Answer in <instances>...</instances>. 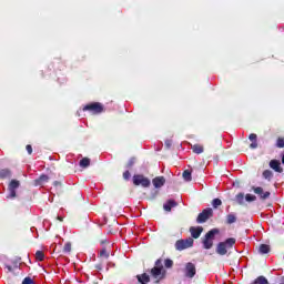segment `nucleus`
<instances>
[{
	"label": "nucleus",
	"mask_w": 284,
	"mask_h": 284,
	"mask_svg": "<svg viewBox=\"0 0 284 284\" xmlns=\"http://www.w3.org/2000/svg\"><path fill=\"white\" fill-rule=\"evenodd\" d=\"M133 185L135 186L141 185V187H150L151 182H150V179H148L145 175L135 174L133 175Z\"/></svg>",
	"instance_id": "nucleus-7"
},
{
	"label": "nucleus",
	"mask_w": 284,
	"mask_h": 284,
	"mask_svg": "<svg viewBox=\"0 0 284 284\" xmlns=\"http://www.w3.org/2000/svg\"><path fill=\"white\" fill-rule=\"evenodd\" d=\"M164 265H165L166 268L173 267L174 261H172V260H170V258H166V260L164 261Z\"/></svg>",
	"instance_id": "nucleus-31"
},
{
	"label": "nucleus",
	"mask_w": 284,
	"mask_h": 284,
	"mask_svg": "<svg viewBox=\"0 0 284 284\" xmlns=\"http://www.w3.org/2000/svg\"><path fill=\"white\" fill-rule=\"evenodd\" d=\"M58 221L63 222V217L62 216H58Z\"/></svg>",
	"instance_id": "nucleus-38"
},
{
	"label": "nucleus",
	"mask_w": 284,
	"mask_h": 284,
	"mask_svg": "<svg viewBox=\"0 0 284 284\" xmlns=\"http://www.w3.org/2000/svg\"><path fill=\"white\" fill-rule=\"evenodd\" d=\"M191 150L194 152V154H203V152L205 151V149L201 144H193L191 146Z\"/></svg>",
	"instance_id": "nucleus-18"
},
{
	"label": "nucleus",
	"mask_w": 284,
	"mask_h": 284,
	"mask_svg": "<svg viewBox=\"0 0 284 284\" xmlns=\"http://www.w3.org/2000/svg\"><path fill=\"white\" fill-rule=\"evenodd\" d=\"M276 148H284V139L283 138L277 139Z\"/></svg>",
	"instance_id": "nucleus-34"
},
{
	"label": "nucleus",
	"mask_w": 284,
	"mask_h": 284,
	"mask_svg": "<svg viewBox=\"0 0 284 284\" xmlns=\"http://www.w3.org/2000/svg\"><path fill=\"white\" fill-rule=\"evenodd\" d=\"M70 252H72V243L68 242L63 246V253L64 254H70Z\"/></svg>",
	"instance_id": "nucleus-25"
},
{
	"label": "nucleus",
	"mask_w": 284,
	"mask_h": 284,
	"mask_svg": "<svg viewBox=\"0 0 284 284\" xmlns=\"http://www.w3.org/2000/svg\"><path fill=\"white\" fill-rule=\"evenodd\" d=\"M134 163H136V159L131 158L128 163H126V168L130 169L134 165Z\"/></svg>",
	"instance_id": "nucleus-33"
},
{
	"label": "nucleus",
	"mask_w": 284,
	"mask_h": 284,
	"mask_svg": "<svg viewBox=\"0 0 284 284\" xmlns=\"http://www.w3.org/2000/svg\"><path fill=\"white\" fill-rule=\"evenodd\" d=\"M193 245H194V239L192 237H189L186 240H178L175 242V250H178V252H183V250L193 247Z\"/></svg>",
	"instance_id": "nucleus-6"
},
{
	"label": "nucleus",
	"mask_w": 284,
	"mask_h": 284,
	"mask_svg": "<svg viewBox=\"0 0 284 284\" xmlns=\"http://www.w3.org/2000/svg\"><path fill=\"white\" fill-rule=\"evenodd\" d=\"M182 176H183L184 181H186V182L192 181V172L190 170H185L182 173Z\"/></svg>",
	"instance_id": "nucleus-22"
},
{
	"label": "nucleus",
	"mask_w": 284,
	"mask_h": 284,
	"mask_svg": "<svg viewBox=\"0 0 284 284\" xmlns=\"http://www.w3.org/2000/svg\"><path fill=\"white\" fill-rule=\"evenodd\" d=\"M136 280H138V283L148 284L150 283V275H148V273L140 274V275H136Z\"/></svg>",
	"instance_id": "nucleus-15"
},
{
	"label": "nucleus",
	"mask_w": 284,
	"mask_h": 284,
	"mask_svg": "<svg viewBox=\"0 0 284 284\" xmlns=\"http://www.w3.org/2000/svg\"><path fill=\"white\" fill-rule=\"evenodd\" d=\"M22 284H37V283H34V280L28 276L23 278Z\"/></svg>",
	"instance_id": "nucleus-32"
},
{
	"label": "nucleus",
	"mask_w": 284,
	"mask_h": 284,
	"mask_svg": "<svg viewBox=\"0 0 284 284\" xmlns=\"http://www.w3.org/2000/svg\"><path fill=\"white\" fill-rule=\"evenodd\" d=\"M26 150H27L28 154H32V145L28 144L26 146Z\"/></svg>",
	"instance_id": "nucleus-36"
},
{
	"label": "nucleus",
	"mask_w": 284,
	"mask_h": 284,
	"mask_svg": "<svg viewBox=\"0 0 284 284\" xmlns=\"http://www.w3.org/2000/svg\"><path fill=\"white\" fill-rule=\"evenodd\" d=\"M80 168H90V158H83L80 161Z\"/></svg>",
	"instance_id": "nucleus-23"
},
{
	"label": "nucleus",
	"mask_w": 284,
	"mask_h": 284,
	"mask_svg": "<svg viewBox=\"0 0 284 284\" xmlns=\"http://www.w3.org/2000/svg\"><path fill=\"white\" fill-rule=\"evenodd\" d=\"M185 276L186 278H194L196 276V265L194 263H186L185 265Z\"/></svg>",
	"instance_id": "nucleus-9"
},
{
	"label": "nucleus",
	"mask_w": 284,
	"mask_h": 284,
	"mask_svg": "<svg viewBox=\"0 0 284 284\" xmlns=\"http://www.w3.org/2000/svg\"><path fill=\"white\" fill-rule=\"evenodd\" d=\"M245 201H247L248 203H252V201H256V195L246 194Z\"/></svg>",
	"instance_id": "nucleus-30"
},
{
	"label": "nucleus",
	"mask_w": 284,
	"mask_h": 284,
	"mask_svg": "<svg viewBox=\"0 0 284 284\" xmlns=\"http://www.w3.org/2000/svg\"><path fill=\"white\" fill-rule=\"evenodd\" d=\"M214 216L212 207L204 209L196 217V223H207Z\"/></svg>",
	"instance_id": "nucleus-5"
},
{
	"label": "nucleus",
	"mask_w": 284,
	"mask_h": 284,
	"mask_svg": "<svg viewBox=\"0 0 284 284\" xmlns=\"http://www.w3.org/2000/svg\"><path fill=\"white\" fill-rule=\"evenodd\" d=\"M212 205H213L214 210H216L217 207H220V205H223V202L221 201V199H214L212 201Z\"/></svg>",
	"instance_id": "nucleus-27"
},
{
	"label": "nucleus",
	"mask_w": 284,
	"mask_h": 284,
	"mask_svg": "<svg viewBox=\"0 0 284 284\" xmlns=\"http://www.w3.org/2000/svg\"><path fill=\"white\" fill-rule=\"evenodd\" d=\"M270 168L275 172H283V168H281V162L278 160H271Z\"/></svg>",
	"instance_id": "nucleus-13"
},
{
	"label": "nucleus",
	"mask_w": 284,
	"mask_h": 284,
	"mask_svg": "<svg viewBox=\"0 0 284 284\" xmlns=\"http://www.w3.org/2000/svg\"><path fill=\"white\" fill-rule=\"evenodd\" d=\"M219 232V229H212L204 235L202 239L204 250H212V247H214V239Z\"/></svg>",
	"instance_id": "nucleus-3"
},
{
	"label": "nucleus",
	"mask_w": 284,
	"mask_h": 284,
	"mask_svg": "<svg viewBox=\"0 0 284 284\" xmlns=\"http://www.w3.org/2000/svg\"><path fill=\"white\" fill-rule=\"evenodd\" d=\"M236 245V239L229 237L224 242H220L216 246V254L220 256H225L227 254V250H232Z\"/></svg>",
	"instance_id": "nucleus-2"
},
{
	"label": "nucleus",
	"mask_w": 284,
	"mask_h": 284,
	"mask_svg": "<svg viewBox=\"0 0 284 284\" xmlns=\"http://www.w3.org/2000/svg\"><path fill=\"white\" fill-rule=\"evenodd\" d=\"M235 201H237L239 205H243V203H244V201H245V194L239 193V194L235 196Z\"/></svg>",
	"instance_id": "nucleus-24"
},
{
	"label": "nucleus",
	"mask_w": 284,
	"mask_h": 284,
	"mask_svg": "<svg viewBox=\"0 0 284 284\" xmlns=\"http://www.w3.org/2000/svg\"><path fill=\"white\" fill-rule=\"evenodd\" d=\"M103 110H104L103 104L100 102H92L84 105L83 108L84 112H91L92 114H101Z\"/></svg>",
	"instance_id": "nucleus-4"
},
{
	"label": "nucleus",
	"mask_w": 284,
	"mask_h": 284,
	"mask_svg": "<svg viewBox=\"0 0 284 284\" xmlns=\"http://www.w3.org/2000/svg\"><path fill=\"white\" fill-rule=\"evenodd\" d=\"M165 145H168V148H170V141H166V142H165Z\"/></svg>",
	"instance_id": "nucleus-39"
},
{
	"label": "nucleus",
	"mask_w": 284,
	"mask_h": 284,
	"mask_svg": "<svg viewBox=\"0 0 284 284\" xmlns=\"http://www.w3.org/2000/svg\"><path fill=\"white\" fill-rule=\"evenodd\" d=\"M95 270L101 271V270H103V266H102L101 264H97V265H95Z\"/></svg>",
	"instance_id": "nucleus-37"
},
{
	"label": "nucleus",
	"mask_w": 284,
	"mask_h": 284,
	"mask_svg": "<svg viewBox=\"0 0 284 284\" xmlns=\"http://www.w3.org/2000/svg\"><path fill=\"white\" fill-rule=\"evenodd\" d=\"M50 178L47 174H41L39 179L34 180V185H43V183H48Z\"/></svg>",
	"instance_id": "nucleus-16"
},
{
	"label": "nucleus",
	"mask_w": 284,
	"mask_h": 284,
	"mask_svg": "<svg viewBox=\"0 0 284 284\" xmlns=\"http://www.w3.org/2000/svg\"><path fill=\"white\" fill-rule=\"evenodd\" d=\"M190 232L192 239H200L201 234H203V226H191Z\"/></svg>",
	"instance_id": "nucleus-11"
},
{
	"label": "nucleus",
	"mask_w": 284,
	"mask_h": 284,
	"mask_svg": "<svg viewBox=\"0 0 284 284\" xmlns=\"http://www.w3.org/2000/svg\"><path fill=\"white\" fill-rule=\"evenodd\" d=\"M282 163H283V165H284V154H283V156H282Z\"/></svg>",
	"instance_id": "nucleus-41"
},
{
	"label": "nucleus",
	"mask_w": 284,
	"mask_h": 284,
	"mask_svg": "<svg viewBox=\"0 0 284 284\" xmlns=\"http://www.w3.org/2000/svg\"><path fill=\"white\" fill-rule=\"evenodd\" d=\"M152 183H153L154 187H156V189L163 187V185H165V178L156 176L152 180Z\"/></svg>",
	"instance_id": "nucleus-12"
},
{
	"label": "nucleus",
	"mask_w": 284,
	"mask_h": 284,
	"mask_svg": "<svg viewBox=\"0 0 284 284\" xmlns=\"http://www.w3.org/2000/svg\"><path fill=\"white\" fill-rule=\"evenodd\" d=\"M270 245L267 244H261L258 247H257V252L258 254H270Z\"/></svg>",
	"instance_id": "nucleus-19"
},
{
	"label": "nucleus",
	"mask_w": 284,
	"mask_h": 284,
	"mask_svg": "<svg viewBox=\"0 0 284 284\" xmlns=\"http://www.w3.org/2000/svg\"><path fill=\"white\" fill-rule=\"evenodd\" d=\"M272 176H274V174L272 173V171L265 170V171L263 172V178L266 179L267 181H271V180H272Z\"/></svg>",
	"instance_id": "nucleus-26"
},
{
	"label": "nucleus",
	"mask_w": 284,
	"mask_h": 284,
	"mask_svg": "<svg viewBox=\"0 0 284 284\" xmlns=\"http://www.w3.org/2000/svg\"><path fill=\"white\" fill-rule=\"evenodd\" d=\"M253 192L255 194H258V196L262 201H266V199L272 195V193H270V191L264 192L263 187H261V186H256V187L253 186Z\"/></svg>",
	"instance_id": "nucleus-10"
},
{
	"label": "nucleus",
	"mask_w": 284,
	"mask_h": 284,
	"mask_svg": "<svg viewBox=\"0 0 284 284\" xmlns=\"http://www.w3.org/2000/svg\"><path fill=\"white\" fill-rule=\"evenodd\" d=\"M10 176H12L10 169H2L0 171V179H10Z\"/></svg>",
	"instance_id": "nucleus-20"
},
{
	"label": "nucleus",
	"mask_w": 284,
	"mask_h": 284,
	"mask_svg": "<svg viewBox=\"0 0 284 284\" xmlns=\"http://www.w3.org/2000/svg\"><path fill=\"white\" fill-rule=\"evenodd\" d=\"M36 258L37 261H43V258H45V254L43 253V251H37Z\"/></svg>",
	"instance_id": "nucleus-28"
},
{
	"label": "nucleus",
	"mask_w": 284,
	"mask_h": 284,
	"mask_svg": "<svg viewBox=\"0 0 284 284\" xmlns=\"http://www.w3.org/2000/svg\"><path fill=\"white\" fill-rule=\"evenodd\" d=\"M176 201L174 200H169L164 205L163 209L165 210V212H172V207H176Z\"/></svg>",
	"instance_id": "nucleus-17"
},
{
	"label": "nucleus",
	"mask_w": 284,
	"mask_h": 284,
	"mask_svg": "<svg viewBox=\"0 0 284 284\" xmlns=\"http://www.w3.org/2000/svg\"><path fill=\"white\" fill-rule=\"evenodd\" d=\"M226 223L227 225H232V223H236V215L233 213L226 215Z\"/></svg>",
	"instance_id": "nucleus-21"
},
{
	"label": "nucleus",
	"mask_w": 284,
	"mask_h": 284,
	"mask_svg": "<svg viewBox=\"0 0 284 284\" xmlns=\"http://www.w3.org/2000/svg\"><path fill=\"white\" fill-rule=\"evenodd\" d=\"M130 176H131L130 171H125V172L123 173V179H124V181H128V180L130 179Z\"/></svg>",
	"instance_id": "nucleus-35"
},
{
	"label": "nucleus",
	"mask_w": 284,
	"mask_h": 284,
	"mask_svg": "<svg viewBox=\"0 0 284 284\" xmlns=\"http://www.w3.org/2000/svg\"><path fill=\"white\" fill-rule=\"evenodd\" d=\"M150 274L154 283H161L165 278V270H163V261L161 258L155 261V266L151 268Z\"/></svg>",
	"instance_id": "nucleus-1"
},
{
	"label": "nucleus",
	"mask_w": 284,
	"mask_h": 284,
	"mask_svg": "<svg viewBox=\"0 0 284 284\" xmlns=\"http://www.w3.org/2000/svg\"><path fill=\"white\" fill-rule=\"evenodd\" d=\"M248 139L250 141H252V143L250 144L251 150H256V148H258V142L256 141L257 139L256 133H251L248 135Z\"/></svg>",
	"instance_id": "nucleus-14"
},
{
	"label": "nucleus",
	"mask_w": 284,
	"mask_h": 284,
	"mask_svg": "<svg viewBox=\"0 0 284 284\" xmlns=\"http://www.w3.org/2000/svg\"><path fill=\"white\" fill-rule=\"evenodd\" d=\"M100 256H101V258H110V253L108 252L106 248H102L100 251Z\"/></svg>",
	"instance_id": "nucleus-29"
},
{
	"label": "nucleus",
	"mask_w": 284,
	"mask_h": 284,
	"mask_svg": "<svg viewBox=\"0 0 284 284\" xmlns=\"http://www.w3.org/2000/svg\"><path fill=\"white\" fill-rule=\"evenodd\" d=\"M21 182L19 180H11L8 186L9 199H17V190L20 187Z\"/></svg>",
	"instance_id": "nucleus-8"
},
{
	"label": "nucleus",
	"mask_w": 284,
	"mask_h": 284,
	"mask_svg": "<svg viewBox=\"0 0 284 284\" xmlns=\"http://www.w3.org/2000/svg\"><path fill=\"white\" fill-rule=\"evenodd\" d=\"M9 272H12V266H7Z\"/></svg>",
	"instance_id": "nucleus-40"
}]
</instances>
